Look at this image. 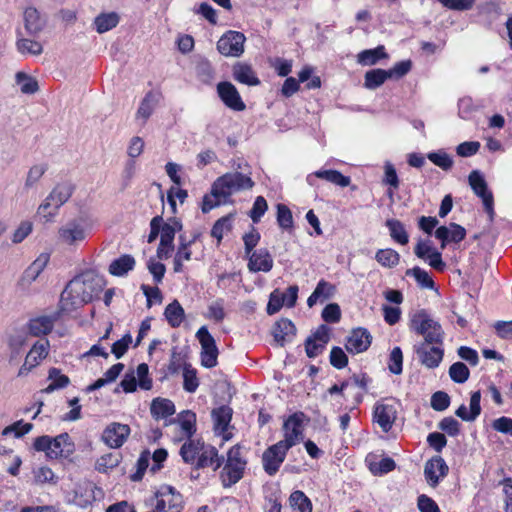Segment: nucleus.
<instances>
[{
  "instance_id": "nucleus-1",
  "label": "nucleus",
  "mask_w": 512,
  "mask_h": 512,
  "mask_svg": "<svg viewBox=\"0 0 512 512\" xmlns=\"http://www.w3.org/2000/svg\"><path fill=\"white\" fill-rule=\"evenodd\" d=\"M410 328L418 335L424 336V342L415 349L421 364L429 369L437 368L443 360L444 350L439 346L428 347V345L443 344L444 331L440 323L434 320L425 309H420L411 316Z\"/></svg>"
},
{
  "instance_id": "nucleus-2",
  "label": "nucleus",
  "mask_w": 512,
  "mask_h": 512,
  "mask_svg": "<svg viewBox=\"0 0 512 512\" xmlns=\"http://www.w3.org/2000/svg\"><path fill=\"white\" fill-rule=\"evenodd\" d=\"M105 286V280L93 270H86L71 279L61 293L62 312H72L93 301Z\"/></svg>"
},
{
  "instance_id": "nucleus-3",
  "label": "nucleus",
  "mask_w": 512,
  "mask_h": 512,
  "mask_svg": "<svg viewBox=\"0 0 512 512\" xmlns=\"http://www.w3.org/2000/svg\"><path fill=\"white\" fill-rule=\"evenodd\" d=\"M253 186L254 181L246 174L240 172L226 173L214 181L212 195L226 198L234 191L250 190Z\"/></svg>"
},
{
  "instance_id": "nucleus-4",
  "label": "nucleus",
  "mask_w": 512,
  "mask_h": 512,
  "mask_svg": "<svg viewBox=\"0 0 512 512\" xmlns=\"http://www.w3.org/2000/svg\"><path fill=\"white\" fill-rule=\"evenodd\" d=\"M74 190L75 186L69 181L58 183L39 206L38 214L45 218L53 217L57 210L70 199Z\"/></svg>"
},
{
  "instance_id": "nucleus-5",
  "label": "nucleus",
  "mask_w": 512,
  "mask_h": 512,
  "mask_svg": "<svg viewBox=\"0 0 512 512\" xmlns=\"http://www.w3.org/2000/svg\"><path fill=\"white\" fill-rule=\"evenodd\" d=\"M468 182L473 192L482 199L484 209L489 216L490 222L494 220V198L483 175L479 170H473L468 176Z\"/></svg>"
},
{
  "instance_id": "nucleus-6",
  "label": "nucleus",
  "mask_w": 512,
  "mask_h": 512,
  "mask_svg": "<svg viewBox=\"0 0 512 512\" xmlns=\"http://www.w3.org/2000/svg\"><path fill=\"white\" fill-rule=\"evenodd\" d=\"M196 338L201 345V365L205 368H213L217 365L218 348L215 339L210 334L206 326H202L196 333Z\"/></svg>"
},
{
  "instance_id": "nucleus-7",
  "label": "nucleus",
  "mask_w": 512,
  "mask_h": 512,
  "mask_svg": "<svg viewBox=\"0 0 512 512\" xmlns=\"http://www.w3.org/2000/svg\"><path fill=\"white\" fill-rule=\"evenodd\" d=\"M157 502L154 512H181L183 508L182 495L174 487L162 486L155 494Z\"/></svg>"
},
{
  "instance_id": "nucleus-8",
  "label": "nucleus",
  "mask_w": 512,
  "mask_h": 512,
  "mask_svg": "<svg viewBox=\"0 0 512 512\" xmlns=\"http://www.w3.org/2000/svg\"><path fill=\"white\" fill-rule=\"evenodd\" d=\"M245 36L238 31H227L217 42V50L226 57H239L244 52Z\"/></svg>"
},
{
  "instance_id": "nucleus-9",
  "label": "nucleus",
  "mask_w": 512,
  "mask_h": 512,
  "mask_svg": "<svg viewBox=\"0 0 512 512\" xmlns=\"http://www.w3.org/2000/svg\"><path fill=\"white\" fill-rule=\"evenodd\" d=\"M288 450L289 449L282 445V443L277 442L276 444L269 446L263 452V469L269 476H273L279 471L281 464L286 458Z\"/></svg>"
},
{
  "instance_id": "nucleus-10",
  "label": "nucleus",
  "mask_w": 512,
  "mask_h": 512,
  "mask_svg": "<svg viewBox=\"0 0 512 512\" xmlns=\"http://www.w3.org/2000/svg\"><path fill=\"white\" fill-rule=\"evenodd\" d=\"M130 432L129 425L112 422L104 429L101 439L108 447L117 449L125 443Z\"/></svg>"
},
{
  "instance_id": "nucleus-11",
  "label": "nucleus",
  "mask_w": 512,
  "mask_h": 512,
  "mask_svg": "<svg viewBox=\"0 0 512 512\" xmlns=\"http://www.w3.org/2000/svg\"><path fill=\"white\" fill-rule=\"evenodd\" d=\"M301 416H303L302 413L300 415L296 413L290 415L283 424L284 439L278 442L288 449L299 443L303 438Z\"/></svg>"
},
{
  "instance_id": "nucleus-12",
  "label": "nucleus",
  "mask_w": 512,
  "mask_h": 512,
  "mask_svg": "<svg viewBox=\"0 0 512 512\" xmlns=\"http://www.w3.org/2000/svg\"><path fill=\"white\" fill-rule=\"evenodd\" d=\"M372 343V335L363 327H357L351 330L347 336L345 348L351 354L365 352Z\"/></svg>"
},
{
  "instance_id": "nucleus-13",
  "label": "nucleus",
  "mask_w": 512,
  "mask_h": 512,
  "mask_svg": "<svg viewBox=\"0 0 512 512\" xmlns=\"http://www.w3.org/2000/svg\"><path fill=\"white\" fill-rule=\"evenodd\" d=\"M397 417V410L393 404H386L382 401L376 402L373 410V420L379 425L383 432L391 430Z\"/></svg>"
},
{
  "instance_id": "nucleus-14",
  "label": "nucleus",
  "mask_w": 512,
  "mask_h": 512,
  "mask_svg": "<svg viewBox=\"0 0 512 512\" xmlns=\"http://www.w3.org/2000/svg\"><path fill=\"white\" fill-rule=\"evenodd\" d=\"M217 92L222 102L229 109L233 111H244L246 109L245 103L232 83L227 81L218 83Z\"/></svg>"
},
{
  "instance_id": "nucleus-15",
  "label": "nucleus",
  "mask_w": 512,
  "mask_h": 512,
  "mask_svg": "<svg viewBox=\"0 0 512 512\" xmlns=\"http://www.w3.org/2000/svg\"><path fill=\"white\" fill-rule=\"evenodd\" d=\"M449 471L448 465L441 456H434L428 460L424 467V475L431 487L439 484L440 478L447 475Z\"/></svg>"
},
{
  "instance_id": "nucleus-16",
  "label": "nucleus",
  "mask_w": 512,
  "mask_h": 512,
  "mask_svg": "<svg viewBox=\"0 0 512 512\" xmlns=\"http://www.w3.org/2000/svg\"><path fill=\"white\" fill-rule=\"evenodd\" d=\"M246 460L228 459L221 472V480L224 487H230L236 484L244 474L246 468Z\"/></svg>"
},
{
  "instance_id": "nucleus-17",
  "label": "nucleus",
  "mask_w": 512,
  "mask_h": 512,
  "mask_svg": "<svg viewBox=\"0 0 512 512\" xmlns=\"http://www.w3.org/2000/svg\"><path fill=\"white\" fill-rule=\"evenodd\" d=\"M466 230L457 223H450L449 226H440L435 231V237L441 241V248L444 249L448 243H459L464 240Z\"/></svg>"
},
{
  "instance_id": "nucleus-18",
  "label": "nucleus",
  "mask_w": 512,
  "mask_h": 512,
  "mask_svg": "<svg viewBox=\"0 0 512 512\" xmlns=\"http://www.w3.org/2000/svg\"><path fill=\"white\" fill-rule=\"evenodd\" d=\"M59 239L68 245L76 244L79 241H83L86 237L84 226L73 220L66 223L59 229Z\"/></svg>"
},
{
  "instance_id": "nucleus-19",
  "label": "nucleus",
  "mask_w": 512,
  "mask_h": 512,
  "mask_svg": "<svg viewBox=\"0 0 512 512\" xmlns=\"http://www.w3.org/2000/svg\"><path fill=\"white\" fill-rule=\"evenodd\" d=\"M248 256V269L250 272H269L273 267L272 256L265 248L251 252Z\"/></svg>"
},
{
  "instance_id": "nucleus-20",
  "label": "nucleus",
  "mask_w": 512,
  "mask_h": 512,
  "mask_svg": "<svg viewBox=\"0 0 512 512\" xmlns=\"http://www.w3.org/2000/svg\"><path fill=\"white\" fill-rule=\"evenodd\" d=\"M51 448L48 452V458L57 459L58 457L72 454L74 452V444L71 442L68 433H61L56 437H51Z\"/></svg>"
},
{
  "instance_id": "nucleus-21",
  "label": "nucleus",
  "mask_w": 512,
  "mask_h": 512,
  "mask_svg": "<svg viewBox=\"0 0 512 512\" xmlns=\"http://www.w3.org/2000/svg\"><path fill=\"white\" fill-rule=\"evenodd\" d=\"M48 341L37 342L27 354L24 364L20 367L18 376L27 375L30 370L38 364V360L47 356Z\"/></svg>"
},
{
  "instance_id": "nucleus-22",
  "label": "nucleus",
  "mask_w": 512,
  "mask_h": 512,
  "mask_svg": "<svg viewBox=\"0 0 512 512\" xmlns=\"http://www.w3.org/2000/svg\"><path fill=\"white\" fill-rule=\"evenodd\" d=\"M224 462V457L218 454V451L213 446H205L200 452L197 459L195 468L203 469L212 467L214 471L218 470Z\"/></svg>"
},
{
  "instance_id": "nucleus-23",
  "label": "nucleus",
  "mask_w": 512,
  "mask_h": 512,
  "mask_svg": "<svg viewBox=\"0 0 512 512\" xmlns=\"http://www.w3.org/2000/svg\"><path fill=\"white\" fill-rule=\"evenodd\" d=\"M58 319V313L49 316H39L33 318L28 323V330L32 336H41L50 333L54 327V323Z\"/></svg>"
},
{
  "instance_id": "nucleus-24",
  "label": "nucleus",
  "mask_w": 512,
  "mask_h": 512,
  "mask_svg": "<svg viewBox=\"0 0 512 512\" xmlns=\"http://www.w3.org/2000/svg\"><path fill=\"white\" fill-rule=\"evenodd\" d=\"M272 334L274 340L280 346H284L285 342L291 341L292 337L295 336L296 327L291 320L282 318L274 324Z\"/></svg>"
},
{
  "instance_id": "nucleus-25",
  "label": "nucleus",
  "mask_w": 512,
  "mask_h": 512,
  "mask_svg": "<svg viewBox=\"0 0 512 512\" xmlns=\"http://www.w3.org/2000/svg\"><path fill=\"white\" fill-rule=\"evenodd\" d=\"M46 19L34 7H27L24 11V26L28 34L36 35L43 30Z\"/></svg>"
},
{
  "instance_id": "nucleus-26",
  "label": "nucleus",
  "mask_w": 512,
  "mask_h": 512,
  "mask_svg": "<svg viewBox=\"0 0 512 512\" xmlns=\"http://www.w3.org/2000/svg\"><path fill=\"white\" fill-rule=\"evenodd\" d=\"M173 230L169 223H164L161 229L160 243L157 248V257L160 260L168 259L174 250Z\"/></svg>"
},
{
  "instance_id": "nucleus-27",
  "label": "nucleus",
  "mask_w": 512,
  "mask_h": 512,
  "mask_svg": "<svg viewBox=\"0 0 512 512\" xmlns=\"http://www.w3.org/2000/svg\"><path fill=\"white\" fill-rule=\"evenodd\" d=\"M335 292L336 286L322 279L318 282L316 288L308 297L307 305L309 307H313L319 300L323 302L332 298Z\"/></svg>"
},
{
  "instance_id": "nucleus-28",
  "label": "nucleus",
  "mask_w": 512,
  "mask_h": 512,
  "mask_svg": "<svg viewBox=\"0 0 512 512\" xmlns=\"http://www.w3.org/2000/svg\"><path fill=\"white\" fill-rule=\"evenodd\" d=\"M95 490L100 491V489L91 482H84L83 484L78 485L74 491V502L78 506L86 508L95 501Z\"/></svg>"
},
{
  "instance_id": "nucleus-29",
  "label": "nucleus",
  "mask_w": 512,
  "mask_h": 512,
  "mask_svg": "<svg viewBox=\"0 0 512 512\" xmlns=\"http://www.w3.org/2000/svg\"><path fill=\"white\" fill-rule=\"evenodd\" d=\"M233 77L237 82L248 86H257L260 84V80L252 67L245 63H237L234 65Z\"/></svg>"
},
{
  "instance_id": "nucleus-30",
  "label": "nucleus",
  "mask_w": 512,
  "mask_h": 512,
  "mask_svg": "<svg viewBox=\"0 0 512 512\" xmlns=\"http://www.w3.org/2000/svg\"><path fill=\"white\" fill-rule=\"evenodd\" d=\"M150 412L154 419L159 420L172 416L176 410L174 403L170 399L158 397L152 400Z\"/></svg>"
},
{
  "instance_id": "nucleus-31",
  "label": "nucleus",
  "mask_w": 512,
  "mask_h": 512,
  "mask_svg": "<svg viewBox=\"0 0 512 512\" xmlns=\"http://www.w3.org/2000/svg\"><path fill=\"white\" fill-rule=\"evenodd\" d=\"M135 263L132 255L124 254L110 263L108 271L113 276L121 277L133 270Z\"/></svg>"
},
{
  "instance_id": "nucleus-32",
  "label": "nucleus",
  "mask_w": 512,
  "mask_h": 512,
  "mask_svg": "<svg viewBox=\"0 0 512 512\" xmlns=\"http://www.w3.org/2000/svg\"><path fill=\"white\" fill-rule=\"evenodd\" d=\"M232 408L227 405L220 406L212 410L211 416L214 421V429L223 433L232 419Z\"/></svg>"
},
{
  "instance_id": "nucleus-33",
  "label": "nucleus",
  "mask_w": 512,
  "mask_h": 512,
  "mask_svg": "<svg viewBox=\"0 0 512 512\" xmlns=\"http://www.w3.org/2000/svg\"><path fill=\"white\" fill-rule=\"evenodd\" d=\"M391 78V73L384 69H372L364 75V87L369 90H374L380 87L384 82Z\"/></svg>"
},
{
  "instance_id": "nucleus-34",
  "label": "nucleus",
  "mask_w": 512,
  "mask_h": 512,
  "mask_svg": "<svg viewBox=\"0 0 512 512\" xmlns=\"http://www.w3.org/2000/svg\"><path fill=\"white\" fill-rule=\"evenodd\" d=\"M164 315L169 325L176 328L183 322L185 312L181 304L177 300H174L166 306Z\"/></svg>"
},
{
  "instance_id": "nucleus-35",
  "label": "nucleus",
  "mask_w": 512,
  "mask_h": 512,
  "mask_svg": "<svg viewBox=\"0 0 512 512\" xmlns=\"http://www.w3.org/2000/svg\"><path fill=\"white\" fill-rule=\"evenodd\" d=\"M389 229L390 237L401 245H406L409 242L408 233L404 227V224L397 219H388L385 223Z\"/></svg>"
},
{
  "instance_id": "nucleus-36",
  "label": "nucleus",
  "mask_w": 512,
  "mask_h": 512,
  "mask_svg": "<svg viewBox=\"0 0 512 512\" xmlns=\"http://www.w3.org/2000/svg\"><path fill=\"white\" fill-rule=\"evenodd\" d=\"M204 443L200 441L189 440L185 442L180 448V455L185 463L192 464L195 459L199 457Z\"/></svg>"
},
{
  "instance_id": "nucleus-37",
  "label": "nucleus",
  "mask_w": 512,
  "mask_h": 512,
  "mask_svg": "<svg viewBox=\"0 0 512 512\" xmlns=\"http://www.w3.org/2000/svg\"><path fill=\"white\" fill-rule=\"evenodd\" d=\"M383 45H379L374 49L363 50L358 54V62L362 65H374L379 60L387 58Z\"/></svg>"
},
{
  "instance_id": "nucleus-38",
  "label": "nucleus",
  "mask_w": 512,
  "mask_h": 512,
  "mask_svg": "<svg viewBox=\"0 0 512 512\" xmlns=\"http://www.w3.org/2000/svg\"><path fill=\"white\" fill-rule=\"evenodd\" d=\"M314 176L320 179H324L340 187H347L351 182L350 177L344 176L337 170H318L314 172Z\"/></svg>"
},
{
  "instance_id": "nucleus-39",
  "label": "nucleus",
  "mask_w": 512,
  "mask_h": 512,
  "mask_svg": "<svg viewBox=\"0 0 512 512\" xmlns=\"http://www.w3.org/2000/svg\"><path fill=\"white\" fill-rule=\"evenodd\" d=\"M50 256L42 253L38 258L25 270L24 279L32 282L40 275L49 262Z\"/></svg>"
},
{
  "instance_id": "nucleus-40",
  "label": "nucleus",
  "mask_w": 512,
  "mask_h": 512,
  "mask_svg": "<svg viewBox=\"0 0 512 512\" xmlns=\"http://www.w3.org/2000/svg\"><path fill=\"white\" fill-rule=\"evenodd\" d=\"M289 502L294 512H312L310 499L300 490L291 493Z\"/></svg>"
},
{
  "instance_id": "nucleus-41",
  "label": "nucleus",
  "mask_w": 512,
  "mask_h": 512,
  "mask_svg": "<svg viewBox=\"0 0 512 512\" xmlns=\"http://www.w3.org/2000/svg\"><path fill=\"white\" fill-rule=\"evenodd\" d=\"M375 260L383 267L393 268L399 264L400 255L391 248L379 249L375 254Z\"/></svg>"
},
{
  "instance_id": "nucleus-42",
  "label": "nucleus",
  "mask_w": 512,
  "mask_h": 512,
  "mask_svg": "<svg viewBox=\"0 0 512 512\" xmlns=\"http://www.w3.org/2000/svg\"><path fill=\"white\" fill-rule=\"evenodd\" d=\"M48 378L52 380V382L43 390L45 393H51L57 389L65 388L70 383L69 377L61 374V371L57 368H51L49 370Z\"/></svg>"
},
{
  "instance_id": "nucleus-43",
  "label": "nucleus",
  "mask_w": 512,
  "mask_h": 512,
  "mask_svg": "<svg viewBox=\"0 0 512 512\" xmlns=\"http://www.w3.org/2000/svg\"><path fill=\"white\" fill-rule=\"evenodd\" d=\"M118 22L119 17L114 12L100 14L94 20L96 31L100 34L105 33L111 30L112 28L116 27Z\"/></svg>"
},
{
  "instance_id": "nucleus-44",
  "label": "nucleus",
  "mask_w": 512,
  "mask_h": 512,
  "mask_svg": "<svg viewBox=\"0 0 512 512\" xmlns=\"http://www.w3.org/2000/svg\"><path fill=\"white\" fill-rule=\"evenodd\" d=\"M181 429L188 438L196 432V414L191 410L182 411L177 418Z\"/></svg>"
},
{
  "instance_id": "nucleus-45",
  "label": "nucleus",
  "mask_w": 512,
  "mask_h": 512,
  "mask_svg": "<svg viewBox=\"0 0 512 512\" xmlns=\"http://www.w3.org/2000/svg\"><path fill=\"white\" fill-rule=\"evenodd\" d=\"M405 275L414 277L417 284L422 289H433L435 286V283L429 273L418 266L407 269Z\"/></svg>"
},
{
  "instance_id": "nucleus-46",
  "label": "nucleus",
  "mask_w": 512,
  "mask_h": 512,
  "mask_svg": "<svg viewBox=\"0 0 512 512\" xmlns=\"http://www.w3.org/2000/svg\"><path fill=\"white\" fill-rule=\"evenodd\" d=\"M199 386L196 369L191 364L184 363L183 366V389L188 393H194Z\"/></svg>"
},
{
  "instance_id": "nucleus-47",
  "label": "nucleus",
  "mask_w": 512,
  "mask_h": 512,
  "mask_svg": "<svg viewBox=\"0 0 512 512\" xmlns=\"http://www.w3.org/2000/svg\"><path fill=\"white\" fill-rule=\"evenodd\" d=\"M234 219V214L230 213L219 218L213 225L211 229V236L216 238L218 242H221L223 235L225 232H228L232 229V222Z\"/></svg>"
},
{
  "instance_id": "nucleus-48",
  "label": "nucleus",
  "mask_w": 512,
  "mask_h": 512,
  "mask_svg": "<svg viewBox=\"0 0 512 512\" xmlns=\"http://www.w3.org/2000/svg\"><path fill=\"white\" fill-rule=\"evenodd\" d=\"M17 85L23 94H34L39 90L38 82L25 72L19 71L15 75Z\"/></svg>"
},
{
  "instance_id": "nucleus-49",
  "label": "nucleus",
  "mask_w": 512,
  "mask_h": 512,
  "mask_svg": "<svg viewBox=\"0 0 512 512\" xmlns=\"http://www.w3.org/2000/svg\"><path fill=\"white\" fill-rule=\"evenodd\" d=\"M122 459L120 453H107L96 461V470L100 473H107L110 469L117 467Z\"/></svg>"
},
{
  "instance_id": "nucleus-50",
  "label": "nucleus",
  "mask_w": 512,
  "mask_h": 512,
  "mask_svg": "<svg viewBox=\"0 0 512 512\" xmlns=\"http://www.w3.org/2000/svg\"><path fill=\"white\" fill-rule=\"evenodd\" d=\"M277 208V223L279 227L285 231H291L294 227L292 212L285 204L279 203Z\"/></svg>"
},
{
  "instance_id": "nucleus-51",
  "label": "nucleus",
  "mask_w": 512,
  "mask_h": 512,
  "mask_svg": "<svg viewBox=\"0 0 512 512\" xmlns=\"http://www.w3.org/2000/svg\"><path fill=\"white\" fill-rule=\"evenodd\" d=\"M158 102V97L152 91H149L140 103L137 111V116L147 120L154 111V108Z\"/></svg>"
},
{
  "instance_id": "nucleus-52",
  "label": "nucleus",
  "mask_w": 512,
  "mask_h": 512,
  "mask_svg": "<svg viewBox=\"0 0 512 512\" xmlns=\"http://www.w3.org/2000/svg\"><path fill=\"white\" fill-rule=\"evenodd\" d=\"M449 376L455 383L462 384L469 379L470 371L463 362H455L449 368Z\"/></svg>"
},
{
  "instance_id": "nucleus-53",
  "label": "nucleus",
  "mask_w": 512,
  "mask_h": 512,
  "mask_svg": "<svg viewBox=\"0 0 512 512\" xmlns=\"http://www.w3.org/2000/svg\"><path fill=\"white\" fill-rule=\"evenodd\" d=\"M403 353L400 347H394L389 356V371L395 375L402 373Z\"/></svg>"
},
{
  "instance_id": "nucleus-54",
  "label": "nucleus",
  "mask_w": 512,
  "mask_h": 512,
  "mask_svg": "<svg viewBox=\"0 0 512 512\" xmlns=\"http://www.w3.org/2000/svg\"><path fill=\"white\" fill-rule=\"evenodd\" d=\"M428 159L436 166L447 171L451 169L453 160L446 152H431L427 155Z\"/></svg>"
},
{
  "instance_id": "nucleus-55",
  "label": "nucleus",
  "mask_w": 512,
  "mask_h": 512,
  "mask_svg": "<svg viewBox=\"0 0 512 512\" xmlns=\"http://www.w3.org/2000/svg\"><path fill=\"white\" fill-rule=\"evenodd\" d=\"M268 209V204L266 199L263 196L256 197L252 209L249 212V217L253 221V223H258L262 216Z\"/></svg>"
},
{
  "instance_id": "nucleus-56",
  "label": "nucleus",
  "mask_w": 512,
  "mask_h": 512,
  "mask_svg": "<svg viewBox=\"0 0 512 512\" xmlns=\"http://www.w3.org/2000/svg\"><path fill=\"white\" fill-rule=\"evenodd\" d=\"M32 428L33 425L31 423H24L23 420H19L12 425L5 427L2 431V435L6 436L8 434L14 433L16 438H20L29 433Z\"/></svg>"
},
{
  "instance_id": "nucleus-57",
  "label": "nucleus",
  "mask_w": 512,
  "mask_h": 512,
  "mask_svg": "<svg viewBox=\"0 0 512 512\" xmlns=\"http://www.w3.org/2000/svg\"><path fill=\"white\" fill-rule=\"evenodd\" d=\"M330 364L336 369H343L347 366L348 357L341 347H332L330 351Z\"/></svg>"
},
{
  "instance_id": "nucleus-58",
  "label": "nucleus",
  "mask_w": 512,
  "mask_h": 512,
  "mask_svg": "<svg viewBox=\"0 0 512 512\" xmlns=\"http://www.w3.org/2000/svg\"><path fill=\"white\" fill-rule=\"evenodd\" d=\"M47 168L48 167L46 164H38L32 166L27 174L25 188H32L47 171Z\"/></svg>"
},
{
  "instance_id": "nucleus-59",
  "label": "nucleus",
  "mask_w": 512,
  "mask_h": 512,
  "mask_svg": "<svg viewBox=\"0 0 512 512\" xmlns=\"http://www.w3.org/2000/svg\"><path fill=\"white\" fill-rule=\"evenodd\" d=\"M17 48L21 53L40 55L43 51L42 45L30 39H20L17 41Z\"/></svg>"
},
{
  "instance_id": "nucleus-60",
  "label": "nucleus",
  "mask_w": 512,
  "mask_h": 512,
  "mask_svg": "<svg viewBox=\"0 0 512 512\" xmlns=\"http://www.w3.org/2000/svg\"><path fill=\"white\" fill-rule=\"evenodd\" d=\"M132 343V336L126 333L120 340L114 342L111 347V353L120 359L127 352L129 345Z\"/></svg>"
},
{
  "instance_id": "nucleus-61",
  "label": "nucleus",
  "mask_w": 512,
  "mask_h": 512,
  "mask_svg": "<svg viewBox=\"0 0 512 512\" xmlns=\"http://www.w3.org/2000/svg\"><path fill=\"white\" fill-rule=\"evenodd\" d=\"M430 404L435 411H444L450 405V396L444 391H437L432 394Z\"/></svg>"
},
{
  "instance_id": "nucleus-62",
  "label": "nucleus",
  "mask_w": 512,
  "mask_h": 512,
  "mask_svg": "<svg viewBox=\"0 0 512 512\" xmlns=\"http://www.w3.org/2000/svg\"><path fill=\"white\" fill-rule=\"evenodd\" d=\"M34 480L37 484L52 483L56 484L57 478L54 472L46 466L40 467L34 471Z\"/></svg>"
},
{
  "instance_id": "nucleus-63",
  "label": "nucleus",
  "mask_w": 512,
  "mask_h": 512,
  "mask_svg": "<svg viewBox=\"0 0 512 512\" xmlns=\"http://www.w3.org/2000/svg\"><path fill=\"white\" fill-rule=\"evenodd\" d=\"M323 320L327 323H337L341 318L340 306L337 303H330L325 306L321 314Z\"/></svg>"
},
{
  "instance_id": "nucleus-64",
  "label": "nucleus",
  "mask_w": 512,
  "mask_h": 512,
  "mask_svg": "<svg viewBox=\"0 0 512 512\" xmlns=\"http://www.w3.org/2000/svg\"><path fill=\"white\" fill-rule=\"evenodd\" d=\"M438 427L452 437L457 436L460 432V423L453 417L443 418L439 422Z\"/></svg>"
}]
</instances>
